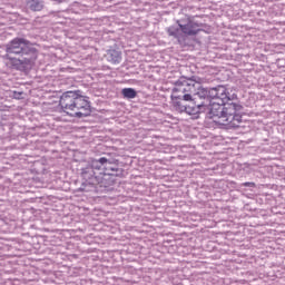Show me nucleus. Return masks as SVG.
<instances>
[{
  "instance_id": "f257e3e1",
  "label": "nucleus",
  "mask_w": 285,
  "mask_h": 285,
  "mask_svg": "<svg viewBox=\"0 0 285 285\" xmlns=\"http://www.w3.org/2000/svg\"><path fill=\"white\" fill-rule=\"evenodd\" d=\"M4 57L10 61L14 70L28 72L32 70L35 61L39 57V50L30 40L21 37L13 38L4 46Z\"/></svg>"
},
{
  "instance_id": "f03ea898",
  "label": "nucleus",
  "mask_w": 285,
  "mask_h": 285,
  "mask_svg": "<svg viewBox=\"0 0 285 285\" xmlns=\"http://www.w3.org/2000/svg\"><path fill=\"white\" fill-rule=\"evenodd\" d=\"M217 99L218 106H232L233 112L230 115H225V119L230 124V126L235 128H239V124H242V112L244 110V106L239 104V99L237 98V94H232L225 86L218 85L217 87L209 88V100Z\"/></svg>"
},
{
  "instance_id": "7ed1b4c3",
  "label": "nucleus",
  "mask_w": 285,
  "mask_h": 285,
  "mask_svg": "<svg viewBox=\"0 0 285 285\" xmlns=\"http://www.w3.org/2000/svg\"><path fill=\"white\" fill-rule=\"evenodd\" d=\"M59 106L69 117L83 119L90 117V101L82 95L81 90L65 91L59 100Z\"/></svg>"
},
{
  "instance_id": "20e7f679",
  "label": "nucleus",
  "mask_w": 285,
  "mask_h": 285,
  "mask_svg": "<svg viewBox=\"0 0 285 285\" xmlns=\"http://www.w3.org/2000/svg\"><path fill=\"white\" fill-rule=\"evenodd\" d=\"M191 112L189 115H202L204 112L207 119H213L214 124L220 126V128H225V130H233L235 129L232 127L228 118L225 115H233V106L226 105L225 107L220 106L219 104H210L206 101H200L197 104L191 105Z\"/></svg>"
},
{
  "instance_id": "39448f33",
  "label": "nucleus",
  "mask_w": 285,
  "mask_h": 285,
  "mask_svg": "<svg viewBox=\"0 0 285 285\" xmlns=\"http://www.w3.org/2000/svg\"><path fill=\"white\" fill-rule=\"evenodd\" d=\"M177 23L178 27L170 26L166 29V32L168 37H174L179 46H188V37H195L196 35H199V32H202L203 24H199L191 19H187L185 23L184 21L178 20Z\"/></svg>"
},
{
  "instance_id": "423d86ee",
  "label": "nucleus",
  "mask_w": 285,
  "mask_h": 285,
  "mask_svg": "<svg viewBox=\"0 0 285 285\" xmlns=\"http://www.w3.org/2000/svg\"><path fill=\"white\" fill-rule=\"evenodd\" d=\"M94 167L98 168V175L102 177H124V168L119 167V160L115 158H95Z\"/></svg>"
},
{
  "instance_id": "0eeeda50",
  "label": "nucleus",
  "mask_w": 285,
  "mask_h": 285,
  "mask_svg": "<svg viewBox=\"0 0 285 285\" xmlns=\"http://www.w3.org/2000/svg\"><path fill=\"white\" fill-rule=\"evenodd\" d=\"M175 86L170 98L179 99L187 104H194L193 92H195V80L183 76L175 82Z\"/></svg>"
},
{
  "instance_id": "6e6552de",
  "label": "nucleus",
  "mask_w": 285,
  "mask_h": 285,
  "mask_svg": "<svg viewBox=\"0 0 285 285\" xmlns=\"http://www.w3.org/2000/svg\"><path fill=\"white\" fill-rule=\"evenodd\" d=\"M96 170H99V168L95 167V159L91 160L89 166L81 169V177L85 181L81 184L80 190L83 193L95 190L99 184H102V179H106L102 175H97Z\"/></svg>"
},
{
  "instance_id": "1a4fd4ad",
  "label": "nucleus",
  "mask_w": 285,
  "mask_h": 285,
  "mask_svg": "<svg viewBox=\"0 0 285 285\" xmlns=\"http://www.w3.org/2000/svg\"><path fill=\"white\" fill-rule=\"evenodd\" d=\"M191 95L194 104H198L199 101L210 104V88H204L202 85H196L194 82V91Z\"/></svg>"
},
{
  "instance_id": "9d476101",
  "label": "nucleus",
  "mask_w": 285,
  "mask_h": 285,
  "mask_svg": "<svg viewBox=\"0 0 285 285\" xmlns=\"http://www.w3.org/2000/svg\"><path fill=\"white\" fill-rule=\"evenodd\" d=\"M171 106L176 112H186L190 115L193 112V104L186 102L185 100H179L177 98H171Z\"/></svg>"
},
{
  "instance_id": "9b49d317",
  "label": "nucleus",
  "mask_w": 285,
  "mask_h": 285,
  "mask_svg": "<svg viewBox=\"0 0 285 285\" xmlns=\"http://www.w3.org/2000/svg\"><path fill=\"white\" fill-rule=\"evenodd\" d=\"M106 59L109 63H121V50L119 48H110L107 50Z\"/></svg>"
},
{
  "instance_id": "f8f14e48",
  "label": "nucleus",
  "mask_w": 285,
  "mask_h": 285,
  "mask_svg": "<svg viewBox=\"0 0 285 285\" xmlns=\"http://www.w3.org/2000/svg\"><path fill=\"white\" fill-rule=\"evenodd\" d=\"M27 7L32 12H41L43 10V0H27Z\"/></svg>"
},
{
  "instance_id": "ddd939ff",
  "label": "nucleus",
  "mask_w": 285,
  "mask_h": 285,
  "mask_svg": "<svg viewBox=\"0 0 285 285\" xmlns=\"http://www.w3.org/2000/svg\"><path fill=\"white\" fill-rule=\"evenodd\" d=\"M121 95L124 99H135L137 97V90L135 88H124Z\"/></svg>"
},
{
  "instance_id": "4468645a",
  "label": "nucleus",
  "mask_w": 285,
  "mask_h": 285,
  "mask_svg": "<svg viewBox=\"0 0 285 285\" xmlns=\"http://www.w3.org/2000/svg\"><path fill=\"white\" fill-rule=\"evenodd\" d=\"M252 183H245L244 186H250Z\"/></svg>"
},
{
  "instance_id": "2eb2a0df",
  "label": "nucleus",
  "mask_w": 285,
  "mask_h": 285,
  "mask_svg": "<svg viewBox=\"0 0 285 285\" xmlns=\"http://www.w3.org/2000/svg\"><path fill=\"white\" fill-rule=\"evenodd\" d=\"M18 95H20V96H21V95H23V92H18Z\"/></svg>"
},
{
  "instance_id": "dca6fc26",
  "label": "nucleus",
  "mask_w": 285,
  "mask_h": 285,
  "mask_svg": "<svg viewBox=\"0 0 285 285\" xmlns=\"http://www.w3.org/2000/svg\"><path fill=\"white\" fill-rule=\"evenodd\" d=\"M100 184H104V183H100ZM100 186H104V185H100Z\"/></svg>"
}]
</instances>
